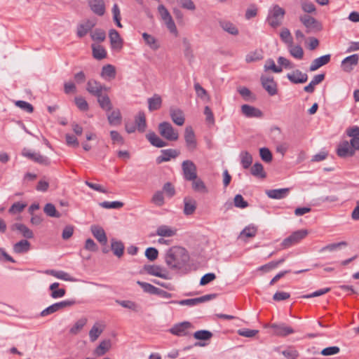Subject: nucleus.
I'll use <instances>...</instances> for the list:
<instances>
[{
    "label": "nucleus",
    "instance_id": "1",
    "mask_svg": "<svg viewBox=\"0 0 359 359\" xmlns=\"http://www.w3.org/2000/svg\"><path fill=\"white\" fill-rule=\"evenodd\" d=\"M189 255L187 250L179 246L170 248L165 254V262L172 270L182 269L189 262Z\"/></svg>",
    "mask_w": 359,
    "mask_h": 359
},
{
    "label": "nucleus",
    "instance_id": "2",
    "mask_svg": "<svg viewBox=\"0 0 359 359\" xmlns=\"http://www.w3.org/2000/svg\"><path fill=\"white\" fill-rule=\"evenodd\" d=\"M285 14V11L283 8L274 5L269 11L266 21L271 27L276 28L281 25Z\"/></svg>",
    "mask_w": 359,
    "mask_h": 359
},
{
    "label": "nucleus",
    "instance_id": "3",
    "mask_svg": "<svg viewBox=\"0 0 359 359\" xmlns=\"http://www.w3.org/2000/svg\"><path fill=\"white\" fill-rule=\"evenodd\" d=\"M299 21L305 27L307 34L316 33L323 29L322 24L316 18L308 14L300 15Z\"/></svg>",
    "mask_w": 359,
    "mask_h": 359
},
{
    "label": "nucleus",
    "instance_id": "4",
    "mask_svg": "<svg viewBox=\"0 0 359 359\" xmlns=\"http://www.w3.org/2000/svg\"><path fill=\"white\" fill-rule=\"evenodd\" d=\"M308 233L309 232L306 229H300L294 231L292 234H290L282 241L280 244L281 248L287 249L293 245H297L302 240H303L308 235Z\"/></svg>",
    "mask_w": 359,
    "mask_h": 359
},
{
    "label": "nucleus",
    "instance_id": "5",
    "mask_svg": "<svg viewBox=\"0 0 359 359\" xmlns=\"http://www.w3.org/2000/svg\"><path fill=\"white\" fill-rule=\"evenodd\" d=\"M160 135L168 141H176L179 138V133L169 122H162L158 125Z\"/></svg>",
    "mask_w": 359,
    "mask_h": 359
},
{
    "label": "nucleus",
    "instance_id": "6",
    "mask_svg": "<svg viewBox=\"0 0 359 359\" xmlns=\"http://www.w3.org/2000/svg\"><path fill=\"white\" fill-rule=\"evenodd\" d=\"M76 304V301L71 299V300H64L60 302L55 303L46 309H43L41 313L40 316L42 317L50 315L55 312H57L58 311L62 310L65 308L70 307Z\"/></svg>",
    "mask_w": 359,
    "mask_h": 359
},
{
    "label": "nucleus",
    "instance_id": "7",
    "mask_svg": "<svg viewBox=\"0 0 359 359\" xmlns=\"http://www.w3.org/2000/svg\"><path fill=\"white\" fill-rule=\"evenodd\" d=\"M182 169L184 177L186 180H196L197 177V168L194 163L190 160L184 161L182 163Z\"/></svg>",
    "mask_w": 359,
    "mask_h": 359
},
{
    "label": "nucleus",
    "instance_id": "8",
    "mask_svg": "<svg viewBox=\"0 0 359 359\" xmlns=\"http://www.w3.org/2000/svg\"><path fill=\"white\" fill-rule=\"evenodd\" d=\"M192 324L189 322L184 321L180 323L174 325L169 332L177 337H184L189 334V330L192 328Z\"/></svg>",
    "mask_w": 359,
    "mask_h": 359
},
{
    "label": "nucleus",
    "instance_id": "9",
    "mask_svg": "<svg viewBox=\"0 0 359 359\" xmlns=\"http://www.w3.org/2000/svg\"><path fill=\"white\" fill-rule=\"evenodd\" d=\"M260 81L262 87L266 90L269 95L273 96L277 94V83L273 76H262Z\"/></svg>",
    "mask_w": 359,
    "mask_h": 359
},
{
    "label": "nucleus",
    "instance_id": "10",
    "mask_svg": "<svg viewBox=\"0 0 359 359\" xmlns=\"http://www.w3.org/2000/svg\"><path fill=\"white\" fill-rule=\"evenodd\" d=\"M96 20L88 19L79 23L76 28V36L79 38L85 36L96 25Z\"/></svg>",
    "mask_w": 359,
    "mask_h": 359
},
{
    "label": "nucleus",
    "instance_id": "11",
    "mask_svg": "<svg viewBox=\"0 0 359 359\" xmlns=\"http://www.w3.org/2000/svg\"><path fill=\"white\" fill-rule=\"evenodd\" d=\"M184 140L189 151H194L197 147V142L193 128L187 126L184 130Z\"/></svg>",
    "mask_w": 359,
    "mask_h": 359
},
{
    "label": "nucleus",
    "instance_id": "12",
    "mask_svg": "<svg viewBox=\"0 0 359 359\" xmlns=\"http://www.w3.org/2000/svg\"><path fill=\"white\" fill-rule=\"evenodd\" d=\"M336 152L340 158L351 157L355 155L353 147L347 140L342 141L339 144Z\"/></svg>",
    "mask_w": 359,
    "mask_h": 359
},
{
    "label": "nucleus",
    "instance_id": "13",
    "mask_svg": "<svg viewBox=\"0 0 359 359\" xmlns=\"http://www.w3.org/2000/svg\"><path fill=\"white\" fill-rule=\"evenodd\" d=\"M215 297H216L215 294H205L204 296L194 298V299H183V300L178 302V304L180 305H182V306H193L196 304H201L205 302L211 300Z\"/></svg>",
    "mask_w": 359,
    "mask_h": 359
},
{
    "label": "nucleus",
    "instance_id": "14",
    "mask_svg": "<svg viewBox=\"0 0 359 359\" xmlns=\"http://www.w3.org/2000/svg\"><path fill=\"white\" fill-rule=\"evenodd\" d=\"M109 37L111 47L113 50H120L122 49L123 41L121 38L120 34L116 29H111L109 30Z\"/></svg>",
    "mask_w": 359,
    "mask_h": 359
},
{
    "label": "nucleus",
    "instance_id": "15",
    "mask_svg": "<svg viewBox=\"0 0 359 359\" xmlns=\"http://www.w3.org/2000/svg\"><path fill=\"white\" fill-rule=\"evenodd\" d=\"M359 57L353 54L345 57L341 62V68L346 72H351L355 66L358 64Z\"/></svg>",
    "mask_w": 359,
    "mask_h": 359
},
{
    "label": "nucleus",
    "instance_id": "16",
    "mask_svg": "<svg viewBox=\"0 0 359 359\" xmlns=\"http://www.w3.org/2000/svg\"><path fill=\"white\" fill-rule=\"evenodd\" d=\"M145 271L154 276H157L163 279H169L168 273L165 269L157 265H145L144 267Z\"/></svg>",
    "mask_w": 359,
    "mask_h": 359
},
{
    "label": "nucleus",
    "instance_id": "17",
    "mask_svg": "<svg viewBox=\"0 0 359 359\" xmlns=\"http://www.w3.org/2000/svg\"><path fill=\"white\" fill-rule=\"evenodd\" d=\"M287 78L291 83L294 84L304 83L308 80V75L299 69H296L291 73H288Z\"/></svg>",
    "mask_w": 359,
    "mask_h": 359
},
{
    "label": "nucleus",
    "instance_id": "18",
    "mask_svg": "<svg viewBox=\"0 0 359 359\" xmlns=\"http://www.w3.org/2000/svg\"><path fill=\"white\" fill-rule=\"evenodd\" d=\"M274 330V334L280 337H286L294 332V330L285 323H273L270 325Z\"/></svg>",
    "mask_w": 359,
    "mask_h": 359
},
{
    "label": "nucleus",
    "instance_id": "19",
    "mask_svg": "<svg viewBox=\"0 0 359 359\" xmlns=\"http://www.w3.org/2000/svg\"><path fill=\"white\" fill-rule=\"evenodd\" d=\"M241 112L248 118H261L263 116V113L260 109L249 104H243Z\"/></svg>",
    "mask_w": 359,
    "mask_h": 359
},
{
    "label": "nucleus",
    "instance_id": "20",
    "mask_svg": "<svg viewBox=\"0 0 359 359\" xmlns=\"http://www.w3.org/2000/svg\"><path fill=\"white\" fill-rule=\"evenodd\" d=\"M161 152V155L156 158L158 164L169 161L171 158H175L180 154L178 151L172 149H163Z\"/></svg>",
    "mask_w": 359,
    "mask_h": 359
},
{
    "label": "nucleus",
    "instance_id": "21",
    "mask_svg": "<svg viewBox=\"0 0 359 359\" xmlns=\"http://www.w3.org/2000/svg\"><path fill=\"white\" fill-rule=\"evenodd\" d=\"M169 112L172 121L176 125L181 126L184 123L185 118L180 109L172 107L170 108Z\"/></svg>",
    "mask_w": 359,
    "mask_h": 359
},
{
    "label": "nucleus",
    "instance_id": "22",
    "mask_svg": "<svg viewBox=\"0 0 359 359\" xmlns=\"http://www.w3.org/2000/svg\"><path fill=\"white\" fill-rule=\"evenodd\" d=\"M91 232L93 236L102 244L106 245L107 243V238L104 230L102 227L98 225H93L90 227Z\"/></svg>",
    "mask_w": 359,
    "mask_h": 359
},
{
    "label": "nucleus",
    "instance_id": "23",
    "mask_svg": "<svg viewBox=\"0 0 359 359\" xmlns=\"http://www.w3.org/2000/svg\"><path fill=\"white\" fill-rule=\"evenodd\" d=\"M330 55L327 54L313 60L309 67V70L314 72L322 66L327 65L330 61Z\"/></svg>",
    "mask_w": 359,
    "mask_h": 359
},
{
    "label": "nucleus",
    "instance_id": "24",
    "mask_svg": "<svg viewBox=\"0 0 359 359\" xmlns=\"http://www.w3.org/2000/svg\"><path fill=\"white\" fill-rule=\"evenodd\" d=\"M11 229L12 231H20L22 233V235L26 238L30 239L34 237V233L32 231L23 224L15 223L11 225Z\"/></svg>",
    "mask_w": 359,
    "mask_h": 359
},
{
    "label": "nucleus",
    "instance_id": "25",
    "mask_svg": "<svg viewBox=\"0 0 359 359\" xmlns=\"http://www.w3.org/2000/svg\"><path fill=\"white\" fill-rule=\"evenodd\" d=\"M44 273L66 281L75 282L76 280V278L72 277L68 273L63 271L48 269L45 271Z\"/></svg>",
    "mask_w": 359,
    "mask_h": 359
},
{
    "label": "nucleus",
    "instance_id": "26",
    "mask_svg": "<svg viewBox=\"0 0 359 359\" xmlns=\"http://www.w3.org/2000/svg\"><path fill=\"white\" fill-rule=\"evenodd\" d=\"M86 90L89 93L97 97L102 93V84L95 80H89Z\"/></svg>",
    "mask_w": 359,
    "mask_h": 359
},
{
    "label": "nucleus",
    "instance_id": "27",
    "mask_svg": "<svg viewBox=\"0 0 359 359\" xmlns=\"http://www.w3.org/2000/svg\"><path fill=\"white\" fill-rule=\"evenodd\" d=\"M146 138L151 145L161 148L168 145L167 142L161 140L154 132H149L146 135Z\"/></svg>",
    "mask_w": 359,
    "mask_h": 359
},
{
    "label": "nucleus",
    "instance_id": "28",
    "mask_svg": "<svg viewBox=\"0 0 359 359\" xmlns=\"http://www.w3.org/2000/svg\"><path fill=\"white\" fill-rule=\"evenodd\" d=\"M89 6L92 11L97 15L102 16L105 13V6L103 0H94L89 2Z\"/></svg>",
    "mask_w": 359,
    "mask_h": 359
},
{
    "label": "nucleus",
    "instance_id": "29",
    "mask_svg": "<svg viewBox=\"0 0 359 359\" xmlns=\"http://www.w3.org/2000/svg\"><path fill=\"white\" fill-rule=\"evenodd\" d=\"M289 190L287 188L270 189L266 191V194L271 198L281 199L287 195Z\"/></svg>",
    "mask_w": 359,
    "mask_h": 359
},
{
    "label": "nucleus",
    "instance_id": "30",
    "mask_svg": "<svg viewBox=\"0 0 359 359\" xmlns=\"http://www.w3.org/2000/svg\"><path fill=\"white\" fill-rule=\"evenodd\" d=\"M30 243L27 240H21L15 243L13 250L16 254H22L27 252L30 250Z\"/></svg>",
    "mask_w": 359,
    "mask_h": 359
},
{
    "label": "nucleus",
    "instance_id": "31",
    "mask_svg": "<svg viewBox=\"0 0 359 359\" xmlns=\"http://www.w3.org/2000/svg\"><path fill=\"white\" fill-rule=\"evenodd\" d=\"M97 97L99 105L103 110L109 111L112 109V103L107 95L101 93Z\"/></svg>",
    "mask_w": 359,
    "mask_h": 359
},
{
    "label": "nucleus",
    "instance_id": "32",
    "mask_svg": "<svg viewBox=\"0 0 359 359\" xmlns=\"http://www.w3.org/2000/svg\"><path fill=\"white\" fill-rule=\"evenodd\" d=\"M162 104V99L160 95L155 94L148 99V108L150 111L158 110Z\"/></svg>",
    "mask_w": 359,
    "mask_h": 359
},
{
    "label": "nucleus",
    "instance_id": "33",
    "mask_svg": "<svg viewBox=\"0 0 359 359\" xmlns=\"http://www.w3.org/2000/svg\"><path fill=\"white\" fill-rule=\"evenodd\" d=\"M116 69L111 65H107L102 67L101 76L108 79H114L116 77Z\"/></svg>",
    "mask_w": 359,
    "mask_h": 359
},
{
    "label": "nucleus",
    "instance_id": "34",
    "mask_svg": "<svg viewBox=\"0 0 359 359\" xmlns=\"http://www.w3.org/2000/svg\"><path fill=\"white\" fill-rule=\"evenodd\" d=\"M184 213L186 215H192L196 209V201L190 198H185L184 200Z\"/></svg>",
    "mask_w": 359,
    "mask_h": 359
},
{
    "label": "nucleus",
    "instance_id": "35",
    "mask_svg": "<svg viewBox=\"0 0 359 359\" xmlns=\"http://www.w3.org/2000/svg\"><path fill=\"white\" fill-rule=\"evenodd\" d=\"M135 125L139 132L143 133L145 131L147 123L145 114L143 111H139L135 116Z\"/></svg>",
    "mask_w": 359,
    "mask_h": 359
},
{
    "label": "nucleus",
    "instance_id": "36",
    "mask_svg": "<svg viewBox=\"0 0 359 359\" xmlns=\"http://www.w3.org/2000/svg\"><path fill=\"white\" fill-rule=\"evenodd\" d=\"M142 37L146 44L149 46L151 49L156 50L160 48V44L154 36L144 32L142 34Z\"/></svg>",
    "mask_w": 359,
    "mask_h": 359
},
{
    "label": "nucleus",
    "instance_id": "37",
    "mask_svg": "<svg viewBox=\"0 0 359 359\" xmlns=\"http://www.w3.org/2000/svg\"><path fill=\"white\" fill-rule=\"evenodd\" d=\"M219 25L222 29L230 34L236 36L238 34V29L235 25L226 20L219 22Z\"/></svg>",
    "mask_w": 359,
    "mask_h": 359
},
{
    "label": "nucleus",
    "instance_id": "38",
    "mask_svg": "<svg viewBox=\"0 0 359 359\" xmlns=\"http://www.w3.org/2000/svg\"><path fill=\"white\" fill-rule=\"evenodd\" d=\"M176 234V230L166 225H161L156 229V235L162 237H171Z\"/></svg>",
    "mask_w": 359,
    "mask_h": 359
},
{
    "label": "nucleus",
    "instance_id": "39",
    "mask_svg": "<svg viewBox=\"0 0 359 359\" xmlns=\"http://www.w3.org/2000/svg\"><path fill=\"white\" fill-rule=\"evenodd\" d=\"M107 119L109 124L111 126L119 125L121 123L122 119L120 110L118 109L113 110L109 114H108Z\"/></svg>",
    "mask_w": 359,
    "mask_h": 359
},
{
    "label": "nucleus",
    "instance_id": "40",
    "mask_svg": "<svg viewBox=\"0 0 359 359\" xmlns=\"http://www.w3.org/2000/svg\"><path fill=\"white\" fill-rule=\"evenodd\" d=\"M111 248L114 255L121 257L124 252V245L121 241L111 239Z\"/></svg>",
    "mask_w": 359,
    "mask_h": 359
},
{
    "label": "nucleus",
    "instance_id": "41",
    "mask_svg": "<svg viewBox=\"0 0 359 359\" xmlns=\"http://www.w3.org/2000/svg\"><path fill=\"white\" fill-rule=\"evenodd\" d=\"M93 56L97 60H102L107 57V51L100 45L92 44Z\"/></svg>",
    "mask_w": 359,
    "mask_h": 359
},
{
    "label": "nucleus",
    "instance_id": "42",
    "mask_svg": "<svg viewBox=\"0 0 359 359\" xmlns=\"http://www.w3.org/2000/svg\"><path fill=\"white\" fill-rule=\"evenodd\" d=\"M111 347V341L109 340H104L100 342L99 346L95 349L94 354L97 356L104 355Z\"/></svg>",
    "mask_w": 359,
    "mask_h": 359
},
{
    "label": "nucleus",
    "instance_id": "43",
    "mask_svg": "<svg viewBox=\"0 0 359 359\" xmlns=\"http://www.w3.org/2000/svg\"><path fill=\"white\" fill-rule=\"evenodd\" d=\"M192 181V189L199 193L206 194L208 192V188L206 187L205 183L200 178L196 177V180Z\"/></svg>",
    "mask_w": 359,
    "mask_h": 359
},
{
    "label": "nucleus",
    "instance_id": "44",
    "mask_svg": "<svg viewBox=\"0 0 359 359\" xmlns=\"http://www.w3.org/2000/svg\"><path fill=\"white\" fill-rule=\"evenodd\" d=\"M251 174L257 177L264 179L266 174L264 170V167L260 163H255L251 168Z\"/></svg>",
    "mask_w": 359,
    "mask_h": 359
},
{
    "label": "nucleus",
    "instance_id": "45",
    "mask_svg": "<svg viewBox=\"0 0 359 359\" xmlns=\"http://www.w3.org/2000/svg\"><path fill=\"white\" fill-rule=\"evenodd\" d=\"M241 157V163L244 169H248L250 168L251 164L252 163V155L246 151H241L240 154Z\"/></svg>",
    "mask_w": 359,
    "mask_h": 359
},
{
    "label": "nucleus",
    "instance_id": "46",
    "mask_svg": "<svg viewBox=\"0 0 359 359\" xmlns=\"http://www.w3.org/2000/svg\"><path fill=\"white\" fill-rule=\"evenodd\" d=\"M285 258H281L277 261L270 262L264 265L261 266L258 268L259 271H262L264 272H269L274 269H276L278 265L283 264L285 262Z\"/></svg>",
    "mask_w": 359,
    "mask_h": 359
},
{
    "label": "nucleus",
    "instance_id": "47",
    "mask_svg": "<svg viewBox=\"0 0 359 359\" xmlns=\"http://www.w3.org/2000/svg\"><path fill=\"white\" fill-rule=\"evenodd\" d=\"M43 212L47 216L50 217L60 218L61 217V214L56 210L55 205L50 203L46 204L43 208Z\"/></svg>",
    "mask_w": 359,
    "mask_h": 359
},
{
    "label": "nucleus",
    "instance_id": "48",
    "mask_svg": "<svg viewBox=\"0 0 359 359\" xmlns=\"http://www.w3.org/2000/svg\"><path fill=\"white\" fill-rule=\"evenodd\" d=\"M88 320L85 317L79 319L75 324L70 328L69 333L72 334H77L86 325Z\"/></svg>",
    "mask_w": 359,
    "mask_h": 359
},
{
    "label": "nucleus",
    "instance_id": "49",
    "mask_svg": "<svg viewBox=\"0 0 359 359\" xmlns=\"http://www.w3.org/2000/svg\"><path fill=\"white\" fill-rule=\"evenodd\" d=\"M289 52L290 55L296 59L301 60L304 57V50L301 46L289 45Z\"/></svg>",
    "mask_w": 359,
    "mask_h": 359
},
{
    "label": "nucleus",
    "instance_id": "50",
    "mask_svg": "<svg viewBox=\"0 0 359 359\" xmlns=\"http://www.w3.org/2000/svg\"><path fill=\"white\" fill-rule=\"evenodd\" d=\"M238 92L245 101H254L256 99L255 95H254L252 92L246 87L238 88Z\"/></svg>",
    "mask_w": 359,
    "mask_h": 359
},
{
    "label": "nucleus",
    "instance_id": "51",
    "mask_svg": "<svg viewBox=\"0 0 359 359\" xmlns=\"http://www.w3.org/2000/svg\"><path fill=\"white\" fill-rule=\"evenodd\" d=\"M90 37L95 41L102 42L106 39V33L103 29H95L90 33Z\"/></svg>",
    "mask_w": 359,
    "mask_h": 359
},
{
    "label": "nucleus",
    "instance_id": "52",
    "mask_svg": "<svg viewBox=\"0 0 359 359\" xmlns=\"http://www.w3.org/2000/svg\"><path fill=\"white\" fill-rule=\"evenodd\" d=\"M194 89L196 91V93L198 97H200L202 100H206L207 101L210 100V97L208 95V92L205 88H203L200 83H194Z\"/></svg>",
    "mask_w": 359,
    "mask_h": 359
},
{
    "label": "nucleus",
    "instance_id": "53",
    "mask_svg": "<svg viewBox=\"0 0 359 359\" xmlns=\"http://www.w3.org/2000/svg\"><path fill=\"white\" fill-rule=\"evenodd\" d=\"M183 45L184 47V56L189 62H191L194 59V54H193L191 44L187 39H183Z\"/></svg>",
    "mask_w": 359,
    "mask_h": 359
},
{
    "label": "nucleus",
    "instance_id": "54",
    "mask_svg": "<svg viewBox=\"0 0 359 359\" xmlns=\"http://www.w3.org/2000/svg\"><path fill=\"white\" fill-rule=\"evenodd\" d=\"M281 40L286 44L292 45L293 43V38L290 30L287 28H283L280 34Z\"/></svg>",
    "mask_w": 359,
    "mask_h": 359
},
{
    "label": "nucleus",
    "instance_id": "55",
    "mask_svg": "<svg viewBox=\"0 0 359 359\" xmlns=\"http://www.w3.org/2000/svg\"><path fill=\"white\" fill-rule=\"evenodd\" d=\"M212 337V333L208 330H198L194 332V337L199 340H208Z\"/></svg>",
    "mask_w": 359,
    "mask_h": 359
},
{
    "label": "nucleus",
    "instance_id": "56",
    "mask_svg": "<svg viewBox=\"0 0 359 359\" xmlns=\"http://www.w3.org/2000/svg\"><path fill=\"white\" fill-rule=\"evenodd\" d=\"M100 205L106 209H118L123 206V203L120 201H113V202H109V201H104L100 203Z\"/></svg>",
    "mask_w": 359,
    "mask_h": 359
},
{
    "label": "nucleus",
    "instance_id": "57",
    "mask_svg": "<svg viewBox=\"0 0 359 359\" xmlns=\"http://www.w3.org/2000/svg\"><path fill=\"white\" fill-rule=\"evenodd\" d=\"M111 11L113 13V19H114V22H116V26L121 28L123 26L121 23L120 10L116 4H114Z\"/></svg>",
    "mask_w": 359,
    "mask_h": 359
},
{
    "label": "nucleus",
    "instance_id": "58",
    "mask_svg": "<svg viewBox=\"0 0 359 359\" xmlns=\"http://www.w3.org/2000/svg\"><path fill=\"white\" fill-rule=\"evenodd\" d=\"M262 57H263V56L262 55V53L260 51L255 50L254 52H251V53H248L245 56V61L248 63L252 62H256V61L262 60Z\"/></svg>",
    "mask_w": 359,
    "mask_h": 359
},
{
    "label": "nucleus",
    "instance_id": "59",
    "mask_svg": "<svg viewBox=\"0 0 359 359\" xmlns=\"http://www.w3.org/2000/svg\"><path fill=\"white\" fill-rule=\"evenodd\" d=\"M137 283L142 288L144 292H145L147 293L151 294H155V292H156V290L157 287L154 286L153 285L146 283V282L140 281V280H138L137 282Z\"/></svg>",
    "mask_w": 359,
    "mask_h": 359
},
{
    "label": "nucleus",
    "instance_id": "60",
    "mask_svg": "<svg viewBox=\"0 0 359 359\" xmlns=\"http://www.w3.org/2000/svg\"><path fill=\"white\" fill-rule=\"evenodd\" d=\"M151 202L157 206H162L164 204V197L163 192L161 191L155 192L152 196Z\"/></svg>",
    "mask_w": 359,
    "mask_h": 359
},
{
    "label": "nucleus",
    "instance_id": "61",
    "mask_svg": "<svg viewBox=\"0 0 359 359\" xmlns=\"http://www.w3.org/2000/svg\"><path fill=\"white\" fill-rule=\"evenodd\" d=\"M261 158L266 163H270L272 161V154L268 148L262 147L259 149Z\"/></svg>",
    "mask_w": 359,
    "mask_h": 359
},
{
    "label": "nucleus",
    "instance_id": "62",
    "mask_svg": "<svg viewBox=\"0 0 359 359\" xmlns=\"http://www.w3.org/2000/svg\"><path fill=\"white\" fill-rule=\"evenodd\" d=\"M75 104L77 106V107L83 111H86L88 110L89 107L87 101L82 97H76L75 99Z\"/></svg>",
    "mask_w": 359,
    "mask_h": 359
},
{
    "label": "nucleus",
    "instance_id": "63",
    "mask_svg": "<svg viewBox=\"0 0 359 359\" xmlns=\"http://www.w3.org/2000/svg\"><path fill=\"white\" fill-rule=\"evenodd\" d=\"M102 332V329L98 327L96 325H94L89 332V337L91 341H95L97 339L100 335Z\"/></svg>",
    "mask_w": 359,
    "mask_h": 359
},
{
    "label": "nucleus",
    "instance_id": "64",
    "mask_svg": "<svg viewBox=\"0 0 359 359\" xmlns=\"http://www.w3.org/2000/svg\"><path fill=\"white\" fill-rule=\"evenodd\" d=\"M233 203L236 208H245L248 206V203L244 200L243 197L241 194L235 196Z\"/></svg>",
    "mask_w": 359,
    "mask_h": 359
}]
</instances>
